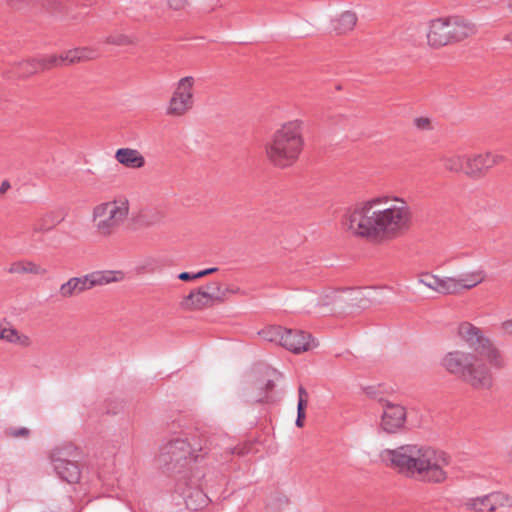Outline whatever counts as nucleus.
<instances>
[{
    "label": "nucleus",
    "mask_w": 512,
    "mask_h": 512,
    "mask_svg": "<svg viewBox=\"0 0 512 512\" xmlns=\"http://www.w3.org/2000/svg\"><path fill=\"white\" fill-rule=\"evenodd\" d=\"M130 17H136V15H133L132 13H129Z\"/></svg>",
    "instance_id": "603ef678"
},
{
    "label": "nucleus",
    "mask_w": 512,
    "mask_h": 512,
    "mask_svg": "<svg viewBox=\"0 0 512 512\" xmlns=\"http://www.w3.org/2000/svg\"><path fill=\"white\" fill-rule=\"evenodd\" d=\"M3 340L21 347H29L31 345V339L29 336L21 334L18 330L12 327H6Z\"/></svg>",
    "instance_id": "2f4dec72"
},
{
    "label": "nucleus",
    "mask_w": 512,
    "mask_h": 512,
    "mask_svg": "<svg viewBox=\"0 0 512 512\" xmlns=\"http://www.w3.org/2000/svg\"><path fill=\"white\" fill-rule=\"evenodd\" d=\"M106 43L122 45L128 42L127 37L124 35L108 36L105 40Z\"/></svg>",
    "instance_id": "58836bf2"
},
{
    "label": "nucleus",
    "mask_w": 512,
    "mask_h": 512,
    "mask_svg": "<svg viewBox=\"0 0 512 512\" xmlns=\"http://www.w3.org/2000/svg\"><path fill=\"white\" fill-rule=\"evenodd\" d=\"M507 9L512 14V0H507Z\"/></svg>",
    "instance_id": "3c124183"
},
{
    "label": "nucleus",
    "mask_w": 512,
    "mask_h": 512,
    "mask_svg": "<svg viewBox=\"0 0 512 512\" xmlns=\"http://www.w3.org/2000/svg\"><path fill=\"white\" fill-rule=\"evenodd\" d=\"M439 277L440 276L438 275L426 272L420 275L418 278V283L426 286L432 291L437 292Z\"/></svg>",
    "instance_id": "f704fd0d"
},
{
    "label": "nucleus",
    "mask_w": 512,
    "mask_h": 512,
    "mask_svg": "<svg viewBox=\"0 0 512 512\" xmlns=\"http://www.w3.org/2000/svg\"><path fill=\"white\" fill-rule=\"evenodd\" d=\"M444 19H445L446 23L449 25V28H447V32L449 35L450 43L455 42V40H454L455 28L452 26L453 16L444 17Z\"/></svg>",
    "instance_id": "ea45409f"
},
{
    "label": "nucleus",
    "mask_w": 512,
    "mask_h": 512,
    "mask_svg": "<svg viewBox=\"0 0 512 512\" xmlns=\"http://www.w3.org/2000/svg\"><path fill=\"white\" fill-rule=\"evenodd\" d=\"M340 298L341 291L336 289H327L321 295L312 291H307L299 295V300L304 303L302 311L306 313H311L316 309L322 314L335 312L334 302H336V299Z\"/></svg>",
    "instance_id": "1a4fd4ad"
},
{
    "label": "nucleus",
    "mask_w": 512,
    "mask_h": 512,
    "mask_svg": "<svg viewBox=\"0 0 512 512\" xmlns=\"http://www.w3.org/2000/svg\"><path fill=\"white\" fill-rule=\"evenodd\" d=\"M341 299L347 303L348 307L357 309H366L372 304L380 303V294L382 288L364 287V288H345L341 289Z\"/></svg>",
    "instance_id": "9d476101"
},
{
    "label": "nucleus",
    "mask_w": 512,
    "mask_h": 512,
    "mask_svg": "<svg viewBox=\"0 0 512 512\" xmlns=\"http://www.w3.org/2000/svg\"><path fill=\"white\" fill-rule=\"evenodd\" d=\"M180 494L185 501L186 507L195 511L205 507L209 501L207 495L198 489L193 491H190V489L187 491L183 490L180 492Z\"/></svg>",
    "instance_id": "cd10ccee"
},
{
    "label": "nucleus",
    "mask_w": 512,
    "mask_h": 512,
    "mask_svg": "<svg viewBox=\"0 0 512 512\" xmlns=\"http://www.w3.org/2000/svg\"><path fill=\"white\" fill-rule=\"evenodd\" d=\"M379 457L385 465L406 476H419L432 483H441L447 478L444 467L449 464V457L429 446L406 444L395 449H383Z\"/></svg>",
    "instance_id": "f03ea898"
},
{
    "label": "nucleus",
    "mask_w": 512,
    "mask_h": 512,
    "mask_svg": "<svg viewBox=\"0 0 512 512\" xmlns=\"http://www.w3.org/2000/svg\"><path fill=\"white\" fill-rule=\"evenodd\" d=\"M439 159L447 170L451 172H465L466 165H464V161L466 162V160L464 155L458 152L449 151L441 155Z\"/></svg>",
    "instance_id": "c756f323"
},
{
    "label": "nucleus",
    "mask_w": 512,
    "mask_h": 512,
    "mask_svg": "<svg viewBox=\"0 0 512 512\" xmlns=\"http://www.w3.org/2000/svg\"><path fill=\"white\" fill-rule=\"evenodd\" d=\"M129 215V201L120 197L96 205L93 208L92 218L97 232L104 237L114 234L127 220Z\"/></svg>",
    "instance_id": "39448f33"
},
{
    "label": "nucleus",
    "mask_w": 512,
    "mask_h": 512,
    "mask_svg": "<svg viewBox=\"0 0 512 512\" xmlns=\"http://www.w3.org/2000/svg\"><path fill=\"white\" fill-rule=\"evenodd\" d=\"M406 411L404 407L387 403L381 417V427L387 433H395L404 426Z\"/></svg>",
    "instance_id": "dca6fc26"
},
{
    "label": "nucleus",
    "mask_w": 512,
    "mask_h": 512,
    "mask_svg": "<svg viewBox=\"0 0 512 512\" xmlns=\"http://www.w3.org/2000/svg\"><path fill=\"white\" fill-rule=\"evenodd\" d=\"M223 290L225 291V299L227 298V294L229 293H237L239 291V289H232V288H223Z\"/></svg>",
    "instance_id": "09e8293b"
},
{
    "label": "nucleus",
    "mask_w": 512,
    "mask_h": 512,
    "mask_svg": "<svg viewBox=\"0 0 512 512\" xmlns=\"http://www.w3.org/2000/svg\"><path fill=\"white\" fill-rule=\"evenodd\" d=\"M61 55H47L23 61L19 64V75L27 77L41 70L63 66Z\"/></svg>",
    "instance_id": "2eb2a0df"
},
{
    "label": "nucleus",
    "mask_w": 512,
    "mask_h": 512,
    "mask_svg": "<svg viewBox=\"0 0 512 512\" xmlns=\"http://www.w3.org/2000/svg\"><path fill=\"white\" fill-rule=\"evenodd\" d=\"M77 449L72 445L63 448H55L51 453V463L55 473L68 483H77L81 477V471L77 463L67 459Z\"/></svg>",
    "instance_id": "6e6552de"
},
{
    "label": "nucleus",
    "mask_w": 512,
    "mask_h": 512,
    "mask_svg": "<svg viewBox=\"0 0 512 512\" xmlns=\"http://www.w3.org/2000/svg\"><path fill=\"white\" fill-rule=\"evenodd\" d=\"M146 7H147V4L144 0H137L136 7H131L130 9L131 10L134 8L139 9L143 13V16L146 18V17H149V15L146 13Z\"/></svg>",
    "instance_id": "c03bdc74"
},
{
    "label": "nucleus",
    "mask_w": 512,
    "mask_h": 512,
    "mask_svg": "<svg viewBox=\"0 0 512 512\" xmlns=\"http://www.w3.org/2000/svg\"><path fill=\"white\" fill-rule=\"evenodd\" d=\"M217 270H218V268H216V267H211V268H207V269H204V270L198 271V272L196 273V275H197V279H198V278H201V277H204V276H206V275L212 274V273L216 272Z\"/></svg>",
    "instance_id": "49530a36"
},
{
    "label": "nucleus",
    "mask_w": 512,
    "mask_h": 512,
    "mask_svg": "<svg viewBox=\"0 0 512 512\" xmlns=\"http://www.w3.org/2000/svg\"><path fill=\"white\" fill-rule=\"evenodd\" d=\"M89 279L90 289L95 286H102L112 282H118L123 279L124 274L121 271H94L92 273L86 274Z\"/></svg>",
    "instance_id": "5701e85b"
},
{
    "label": "nucleus",
    "mask_w": 512,
    "mask_h": 512,
    "mask_svg": "<svg viewBox=\"0 0 512 512\" xmlns=\"http://www.w3.org/2000/svg\"><path fill=\"white\" fill-rule=\"evenodd\" d=\"M63 220V217L58 215L56 212L51 211L46 213L43 217L39 219L37 223L34 224L35 232H44L49 231L54 226L59 224Z\"/></svg>",
    "instance_id": "7c9ffc66"
},
{
    "label": "nucleus",
    "mask_w": 512,
    "mask_h": 512,
    "mask_svg": "<svg viewBox=\"0 0 512 512\" xmlns=\"http://www.w3.org/2000/svg\"><path fill=\"white\" fill-rule=\"evenodd\" d=\"M63 64H73L75 62L94 59L98 56V52L95 49L89 47H81L69 50L61 55Z\"/></svg>",
    "instance_id": "393cba45"
},
{
    "label": "nucleus",
    "mask_w": 512,
    "mask_h": 512,
    "mask_svg": "<svg viewBox=\"0 0 512 512\" xmlns=\"http://www.w3.org/2000/svg\"><path fill=\"white\" fill-rule=\"evenodd\" d=\"M414 125L419 130H430L432 128L431 120L428 117L415 118Z\"/></svg>",
    "instance_id": "4c0bfd02"
},
{
    "label": "nucleus",
    "mask_w": 512,
    "mask_h": 512,
    "mask_svg": "<svg viewBox=\"0 0 512 512\" xmlns=\"http://www.w3.org/2000/svg\"><path fill=\"white\" fill-rule=\"evenodd\" d=\"M474 355L475 354L458 350L451 351L445 354L441 364L449 373L463 380L469 365L472 364Z\"/></svg>",
    "instance_id": "ddd939ff"
},
{
    "label": "nucleus",
    "mask_w": 512,
    "mask_h": 512,
    "mask_svg": "<svg viewBox=\"0 0 512 512\" xmlns=\"http://www.w3.org/2000/svg\"><path fill=\"white\" fill-rule=\"evenodd\" d=\"M507 501V495L500 492H493L480 497L469 498L465 502V507L475 512H493L499 506H504Z\"/></svg>",
    "instance_id": "4468645a"
},
{
    "label": "nucleus",
    "mask_w": 512,
    "mask_h": 512,
    "mask_svg": "<svg viewBox=\"0 0 512 512\" xmlns=\"http://www.w3.org/2000/svg\"><path fill=\"white\" fill-rule=\"evenodd\" d=\"M178 279L182 281H190L197 279L196 273H190V272H181L178 274Z\"/></svg>",
    "instance_id": "79ce46f5"
},
{
    "label": "nucleus",
    "mask_w": 512,
    "mask_h": 512,
    "mask_svg": "<svg viewBox=\"0 0 512 512\" xmlns=\"http://www.w3.org/2000/svg\"><path fill=\"white\" fill-rule=\"evenodd\" d=\"M348 308V305L346 302L343 301V299H336V302H334V309H335V312L336 311H339V312H343L345 311L346 309Z\"/></svg>",
    "instance_id": "37998d69"
},
{
    "label": "nucleus",
    "mask_w": 512,
    "mask_h": 512,
    "mask_svg": "<svg viewBox=\"0 0 512 512\" xmlns=\"http://www.w3.org/2000/svg\"><path fill=\"white\" fill-rule=\"evenodd\" d=\"M452 26L455 28L454 40L455 42L462 41L474 35L477 32V26L470 20L462 16H453Z\"/></svg>",
    "instance_id": "b1692460"
},
{
    "label": "nucleus",
    "mask_w": 512,
    "mask_h": 512,
    "mask_svg": "<svg viewBox=\"0 0 512 512\" xmlns=\"http://www.w3.org/2000/svg\"><path fill=\"white\" fill-rule=\"evenodd\" d=\"M5 330H6V326L4 325V323L0 322V339L1 340H3Z\"/></svg>",
    "instance_id": "8fccbe9b"
},
{
    "label": "nucleus",
    "mask_w": 512,
    "mask_h": 512,
    "mask_svg": "<svg viewBox=\"0 0 512 512\" xmlns=\"http://www.w3.org/2000/svg\"><path fill=\"white\" fill-rule=\"evenodd\" d=\"M449 25L444 17L436 18L428 23L427 41L431 47H442L450 43L447 32Z\"/></svg>",
    "instance_id": "f3484780"
},
{
    "label": "nucleus",
    "mask_w": 512,
    "mask_h": 512,
    "mask_svg": "<svg viewBox=\"0 0 512 512\" xmlns=\"http://www.w3.org/2000/svg\"><path fill=\"white\" fill-rule=\"evenodd\" d=\"M258 334L267 342L275 343L277 345H281L286 349H294L299 350L300 348H304V346L298 345L290 342L289 338L291 337L290 331H286V328L281 326H269L261 331Z\"/></svg>",
    "instance_id": "a211bd4d"
},
{
    "label": "nucleus",
    "mask_w": 512,
    "mask_h": 512,
    "mask_svg": "<svg viewBox=\"0 0 512 512\" xmlns=\"http://www.w3.org/2000/svg\"><path fill=\"white\" fill-rule=\"evenodd\" d=\"M6 434L13 438H26L30 435V430L26 427H11L6 430Z\"/></svg>",
    "instance_id": "e433bc0d"
},
{
    "label": "nucleus",
    "mask_w": 512,
    "mask_h": 512,
    "mask_svg": "<svg viewBox=\"0 0 512 512\" xmlns=\"http://www.w3.org/2000/svg\"><path fill=\"white\" fill-rule=\"evenodd\" d=\"M503 160L500 154L486 152L485 154H478L472 158L466 159L465 173L468 175H475L484 169H489Z\"/></svg>",
    "instance_id": "6ab92c4d"
},
{
    "label": "nucleus",
    "mask_w": 512,
    "mask_h": 512,
    "mask_svg": "<svg viewBox=\"0 0 512 512\" xmlns=\"http://www.w3.org/2000/svg\"><path fill=\"white\" fill-rule=\"evenodd\" d=\"M302 146L301 125L297 121H291L275 132L266 152L273 165L286 168L298 159Z\"/></svg>",
    "instance_id": "20e7f679"
},
{
    "label": "nucleus",
    "mask_w": 512,
    "mask_h": 512,
    "mask_svg": "<svg viewBox=\"0 0 512 512\" xmlns=\"http://www.w3.org/2000/svg\"><path fill=\"white\" fill-rule=\"evenodd\" d=\"M502 329L507 335L512 336V318L502 323Z\"/></svg>",
    "instance_id": "a18cd8bd"
},
{
    "label": "nucleus",
    "mask_w": 512,
    "mask_h": 512,
    "mask_svg": "<svg viewBox=\"0 0 512 512\" xmlns=\"http://www.w3.org/2000/svg\"><path fill=\"white\" fill-rule=\"evenodd\" d=\"M9 273L35 272V265L32 263H14L9 269Z\"/></svg>",
    "instance_id": "c9c22d12"
},
{
    "label": "nucleus",
    "mask_w": 512,
    "mask_h": 512,
    "mask_svg": "<svg viewBox=\"0 0 512 512\" xmlns=\"http://www.w3.org/2000/svg\"><path fill=\"white\" fill-rule=\"evenodd\" d=\"M457 281L453 277H439L437 293L442 295H456L459 294L457 288Z\"/></svg>",
    "instance_id": "473e14b6"
},
{
    "label": "nucleus",
    "mask_w": 512,
    "mask_h": 512,
    "mask_svg": "<svg viewBox=\"0 0 512 512\" xmlns=\"http://www.w3.org/2000/svg\"><path fill=\"white\" fill-rule=\"evenodd\" d=\"M486 276L485 270L481 267L455 276L459 293L464 290H471L478 286L486 279Z\"/></svg>",
    "instance_id": "aec40b11"
},
{
    "label": "nucleus",
    "mask_w": 512,
    "mask_h": 512,
    "mask_svg": "<svg viewBox=\"0 0 512 512\" xmlns=\"http://www.w3.org/2000/svg\"><path fill=\"white\" fill-rule=\"evenodd\" d=\"M194 84L192 76H185L177 81L173 94L166 108V114L179 117L188 112L194 103Z\"/></svg>",
    "instance_id": "0eeeda50"
},
{
    "label": "nucleus",
    "mask_w": 512,
    "mask_h": 512,
    "mask_svg": "<svg viewBox=\"0 0 512 512\" xmlns=\"http://www.w3.org/2000/svg\"><path fill=\"white\" fill-rule=\"evenodd\" d=\"M286 331H290V334H291V337L289 338L290 342L295 343L296 346L298 345V343L300 344V346H304V348H300L299 350L288 349L289 351H291L293 353L298 354L301 352H305V351L311 350L317 346V343L315 342V340L312 338L311 334H309V333H306L301 330H294V329H287V328H286Z\"/></svg>",
    "instance_id": "bb28decb"
},
{
    "label": "nucleus",
    "mask_w": 512,
    "mask_h": 512,
    "mask_svg": "<svg viewBox=\"0 0 512 512\" xmlns=\"http://www.w3.org/2000/svg\"><path fill=\"white\" fill-rule=\"evenodd\" d=\"M357 22V15L352 11H345L331 21L332 29L343 34L351 31Z\"/></svg>",
    "instance_id": "c85d7f7f"
},
{
    "label": "nucleus",
    "mask_w": 512,
    "mask_h": 512,
    "mask_svg": "<svg viewBox=\"0 0 512 512\" xmlns=\"http://www.w3.org/2000/svg\"><path fill=\"white\" fill-rule=\"evenodd\" d=\"M89 279L87 275L80 277H72L67 282L63 283L59 288V295L63 298H70L75 295L89 290Z\"/></svg>",
    "instance_id": "4be33fe9"
},
{
    "label": "nucleus",
    "mask_w": 512,
    "mask_h": 512,
    "mask_svg": "<svg viewBox=\"0 0 512 512\" xmlns=\"http://www.w3.org/2000/svg\"><path fill=\"white\" fill-rule=\"evenodd\" d=\"M10 187V182L8 180H4L0 185V194L6 193Z\"/></svg>",
    "instance_id": "de8ad7c7"
},
{
    "label": "nucleus",
    "mask_w": 512,
    "mask_h": 512,
    "mask_svg": "<svg viewBox=\"0 0 512 512\" xmlns=\"http://www.w3.org/2000/svg\"><path fill=\"white\" fill-rule=\"evenodd\" d=\"M186 2L187 0H168L169 6L174 10H179L183 8Z\"/></svg>",
    "instance_id": "a19ab883"
},
{
    "label": "nucleus",
    "mask_w": 512,
    "mask_h": 512,
    "mask_svg": "<svg viewBox=\"0 0 512 512\" xmlns=\"http://www.w3.org/2000/svg\"><path fill=\"white\" fill-rule=\"evenodd\" d=\"M266 377L258 380L255 383L256 389L259 390L258 394L252 399L255 402H263L268 399V392L273 390L275 387V381L272 375H276V372L268 367L265 368Z\"/></svg>",
    "instance_id": "a878e982"
},
{
    "label": "nucleus",
    "mask_w": 512,
    "mask_h": 512,
    "mask_svg": "<svg viewBox=\"0 0 512 512\" xmlns=\"http://www.w3.org/2000/svg\"><path fill=\"white\" fill-rule=\"evenodd\" d=\"M225 300V291L220 283L213 281L204 287H200L190 292L186 301H191L195 308H202L212 305L214 302H223Z\"/></svg>",
    "instance_id": "f8f14e48"
},
{
    "label": "nucleus",
    "mask_w": 512,
    "mask_h": 512,
    "mask_svg": "<svg viewBox=\"0 0 512 512\" xmlns=\"http://www.w3.org/2000/svg\"><path fill=\"white\" fill-rule=\"evenodd\" d=\"M463 381L476 390H489L493 387L494 377L488 365L474 355L472 364L469 365Z\"/></svg>",
    "instance_id": "9b49d317"
},
{
    "label": "nucleus",
    "mask_w": 512,
    "mask_h": 512,
    "mask_svg": "<svg viewBox=\"0 0 512 512\" xmlns=\"http://www.w3.org/2000/svg\"><path fill=\"white\" fill-rule=\"evenodd\" d=\"M211 446V439H203L197 432L177 431L172 426L169 436L160 444L158 460L167 470L180 472L207 453Z\"/></svg>",
    "instance_id": "7ed1b4c3"
},
{
    "label": "nucleus",
    "mask_w": 512,
    "mask_h": 512,
    "mask_svg": "<svg viewBox=\"0 0 512 512\" xmlns=\"http://www.w3.org/2000/svg\"><path fill=\"white\" fill-rule=\"evenodd\" d=\"M457 334L478 355L484 357L491 364H497L498 351L478 327L469 322H462L457 328Z\"/></svg>",
    "instance_id": "423d86ee"
},
{
    "label": "nucleus",
    "mask_w": 512,
    "mask_h": 512,
    "mask_svg": "<svg viewBox=\"0 0 512 512\" xmlns=\"http://www.w3.org/2000/svg\"><path fill=\"white\" fill-rule=\"evenodd\" d=\"M412 221L408 203L399 197H374L348 209L342 218L343 229L355 237L369 240L391 239L406 231Z\"/></svg>",
    "instance_id": "f257e3e1"
},
{
    "label": "nucleus",
    "mask_w": 512,
    "mask_h": 512,
    "mask_svg": "<svg viewBox=\"0 0 512 512\" xmlns=\"http://www.w3.org/2000/svg\"><path fill=\"white\" fill-rule=\"evenodd\" d=\"M299 398H298V404H297V418L295 421V424L297 427L303 426V418L305 417V406L307 403V392L306 390L300 386L299 387Z\"/></svg>",
    "instance_id": "72a5a7b5"
},
{
    "label": "nucleus",
    "mask_w": 512,
    "mask_h": 512,
    "mask_svg": "<svg viewBox=\"0 0 512 512\" xmlns=\"http://www.w3.org/2000/svg\"><path fill=\"white\" fill-rule=\"evenodd\" d=\"M115 159L123 166L133 169L142 168L145 159L142 154L132 148H119L115 153Z\"/></svg>",
    "instance_id": "412c9836"
}]
</instances>
